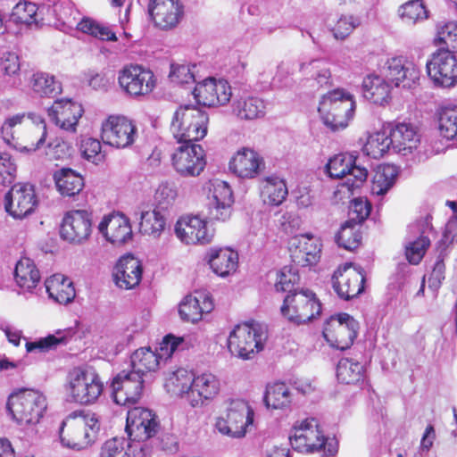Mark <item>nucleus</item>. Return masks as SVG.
Wrapping results in <instances>:
<instances>
[{
    "instance_id": "nucleus-62",
    "label": "nucleus",
    "mask_w": 457,
    "mask_h": 457,
    "mask_svg": "<svg viewBox=\"0 0 457 457\" xmlns=\"http://www.w3.org/2000/svg\"><path fill=\"white\" fill-rule=\"evenodd\" d=\"M299 282V275L292 268L284 267L278 277L275 284L277 291L288 292L289 295L293 294L294 287Z\"/></svg>"
},
{
    "instance_id": "nucleus-3",
    "label": "nucleus",
    "mask_w": 457,
    "mask_h": 457,
    "mask_svg": "<svg viewBox=\"0 0 457 457\" xmlns=\"http://www.w3.org/2000/svg\"><path fill=\"white\" fill-rule=\"evenodd\" d=\"M45 11L48 19H55L56 26L60 25L63 29H71L76 25L79 31L98 39L107 41L117 40L115 32L109 26L97 22L91 18H83L79 22H76L74 15L78 14V12L67 0H60L54 2L52 5H46Z\"/></svg>"
},
{
    "instance_id": "nucleus-1",
    "label": "nucleus",
    "mask_w": 457,
    "mask_h": 457,
    "mask_svg": "<svg viewBox=\"0 0 457 457\" xmlns=\"http://www.w3.org/2000/svg\"><path fill=\"white\" fill-rule=\"evenodd\" d=\"M100 424L97 416L90 411H74L62 422L59 435L62 446L80 451L95 442Z\"/></svg>"
},
{
    "instance_id": "nucleus-2",
    "label": "nucleus",
    "mask_w": 457,
    "mask_h": 457,
    "mask_svg": "<svg viewBox=\"0 0 457 457\" xmlns=\"http://www.w3.org/2000/svg\"><path fill=\"white\" fill-rule=\"evenodd\" d=\"M65 391L69 402L91 405L102 395L104 383L92 367H76L67 375Z\"/></svg>"
},
{
    "instance_id": "nucleus-28",
    "label": "nucleus",
    "mask_w": 457,
    "mask_h": 457,
    "mask_svg": "<svg viewBox=\"0 0 457 457\" xmlns=\"http://www.w3.org/2000/svg\"><path fill=\"white\" fill-rule=\"evenodd\" d=\"M194 97L199 104L208 107L225 105L232 96L231 87L225 79L208 78L198 83L194 89Z\"/></svg>"
},
{
    "instance_id": "nucleus-46",
    "label": "nucleus",
    "mask_w": 457,
    "mask_h": 457,
    "mask_svg": "<svg viewBox=\"0 0 457 457\" xmlns=\"http://www.w3.org/2000/svg\"><path fill=\"white\" fill-rule=\"evenodd\" d=\"M193 374L186 369H178L170 373L165 379L164 386L168 393L186 396L189 402V393L192 390Z\"/></svg>"
},
{
    "instance_id": "nucleus-5",
    "label": "nucleus",
    "mask_w": 457,
    "mask_h": 457,
    "mask_svg": "<svg viewBox=\"0 0 457 457\" xmlns=\"http://www.w3.org/2000/svg\"><path fill=\"white\" fill-rule=\"evenodd\" d=\"M293 449L299 453H314L323 450L328 455L337 452V444L332 438H326L317 419L307 418L298 421L289 436Z\"/></svg>"
},
{
    "instance_id": "nucleus-61",
    "label": "nucleus",
    "mask_w": 457,
    "mask_h": 457,
    "mask_svg": "<svg viewBox=\"0 0 457 457\" xmlns=\"http://www.w3.org/2000/svg\"><path fill=\"white\" fill-rule=\"evenodd\" d=\"M25 119V112H22L9 116L4 120L1 127V136L7 145L16 147L15 128L22 124Z\"/></svg>"
},
{
    "instance_id": "nucleus-63",
    "label": "nucleus",
    "mask_w": 457,
    "mask_h": 457,
    "mask_svg": "<svg viewBox=\"0 0 457 457\" xmlns=\"http://www.w3.org/2000/svg\"><path fill=\"white\" fill-rule=\"evenodd\" d=\"M16 165L8 153L0 154V185L12 183L15 179Z\"/></svg>"
},
{
    "instance_id": "nucleus-23",
    "label": "nucleus",
    "mask_w": 457,
    "mask_h": 457,
    "mask_svg": "<svg viewBox=\"0 0 457 457\" xmlns=\"http://www.w3.org/2000/svg\"><path fill=\"white\" fill-rule=\"evenodd\" d=\"M143 385L144 378L137 372H120L113 378L111 385L113 401L119 405L136 403L141 397Z\"/></svg>"
},
{
    "instance_id": "nucleus-37",
    "label": "nucleus",
    "mask_w": 457,
    "mask_h": 457,
    "mask_svg": "<svg viewBox=\"0 0 457 457\" xmlns=\"http://www.w3.org/2000/svg\"><path fill=\"white\" fill-rule=\"evenodd\" d=\"M393 148L407 155L416 149L420 142V135L415 128L407 123H398L391 129Z\"/></svg>"
},
{
    "instance_id": "nucleus-24",
    "label": "nucleus",
    "mask_w": 457,
    "mask_h": 457,
    "mask_svg": "<svg viewBox=\"0 0 457 457\" xmlns=\"http://www.w3.org/2000/svg\"><path fill=\"white\" fill-rule=\"evenodd\" d=\"M177 237L187 245H205L212 240L214 230L197 215L181 217L175 225Z\"/></svg>"
},
{
    "instance_id": "nucleus-35",
    "label": "nucleus",
    "mask_w": 457,
    "mask_h": 457,
    "mask_svg": "<svg viewBox=\"0 0 457 457\" xmlns=\"http://www.w3.org/2000/svg\"><path fill=\"white\" fill-rule=\"evenodd\" d=\"M207 262L214 274L227 278L234 274L238 266V254L230 248H211Z\"/></svg>"
},
{
    "instance_id": "nucleus-10",
    "label": "nucleus",
    "mask_w": 457,
    "mask_h": 457,
    "mask_svg": "<svg viewBox=\"0 0 457 457\" xmlns=\"http://www.w3.org/2000/svg\"><path fill=\"white\" fill-rule=\"evenodd\" d=\"M182 341L181 337L168 335L163 337L155 352L145 347L137 349L131 355L132 370L142 377L148 372L155 371L162 361L171 357Z\"/></svg>"
},
{
    "instance_id": "nucleus-21",
    "label": "nucleus",
    "mask_w": 457,
    "mask_h": 457,
    "mask_svg": "<svg viewBox=\"0 0 457 457\" xmlns=\"http://www.w3.org/2000/svg\"><path fill=\"white\" fill-rule=\"evenodd\" d=\"M204 189L207 191L211 218L220 221L228 220L234 202L228 184L220 179H212L204 185Z\"/></svg>"
},
{
    "instance_id": "nucleus-64",
    "label": "nucleus",
    "mask_w": 457,
    "mask_h": 457,
    "mask_svg": "<svg viewBox=\"0 0 457 457\" xmlns=\"http://www.w3.org/2000/svg\"><path fill=\"white\" fill-rule=\"evenodd\" d=\"M358 19L353 16H341L333 29L334 37L337 39H345L359 25Z\"/></svg>"
},
{
    "instance_id": "nucleus-36",
    "label": "nucleus",
    "mask_w": 457,
    "mask_h": 457,
    "mask_svg": "<svg viewBox=\"0 0 457 457\" xmlns=\"http://www.w3.org/2000/svg\"><path fill=\"white\" fill-rule=\"evenodd\" d=\"M361 88L363 97L374 104L384 105L391 98V83L378 75H367Z\"/></svg>"
},
{
    "instance_id": "nucleus-22",
    "label": "nucleus",
    "mask_w": 457,
    "mask_h": 457,
    "mask_svg": "<svg viewBox=\"0 0 457 457\" xmlns=\"http://www.w3.org/2000/svg\"><path fill=\"white\" fill-rule=\"evenodd\" d=\"M172 165L183 177H196L206 165L204 149L194 143H181L172 154Z\"/></svg>"
},
{
    "instance_id": "nucleus-56",
    "label": "nucleus",
    "mask_w": 457,
    "mask_h": 457,
    "mask_svg": "<svg viewBox=\"0 0 457 457\" xmlns=\"http://www.w3.org/2000/svg\"><path fill=\"white\" fill-rule=\"evenodd\" d=\"M402 21L408 24H415L428 17V12L421 0H411L403 4L398 10Z\"/></svg>"
},
{
    "instance_id": "nucleus-6",
    "label": "nucleus",
    "mask_w": 457,
    "mask_h": 457,
    "mask_svg": "<svg viewBox=\"0 0 457 457\" xmlns=\"http://www.w3.org/2000/svg\"><path fill=\"white\" fill-rule=\"evenodd\" d=\"M46 407V396L33 389H22L12 394L7 402V409L12 420L22 428L37 425Z\"/></svg>"
},
{
    "instance_id": "nucleus-48",
    "label": "nucleus",
    "mask_w": 457,
    "mask_h": 457,
    "mask_svg": "<svg viewBox=\"0 0 457 457\" xmlns=\"http://www.w3.org/2000/svg\"><path fill=\"white\" fill-rule=\"evenodd\" d=\"M398 171L395 165L385 164L378 166L372 178L371 194L384 195L394 186Z\"/></svg>"
},
{
    "instance_id": "nucleus-54",
    "label": "nucleus",
    "mask_w": 457,
    "mask_h": 457,
    "mask_svg": "<svg viewBox=\"0 0 457 457\" xmlns=\"http://www.w3.org/2000/svg\"><path fill=\"white\" fill-rule=\"evenodd\" d=\"M393 138L391 133L386 135L385 132H376L368 137L363 146V152L373 159L382 157L389 149L393 147Z\"/></svg>"
},
{
    "instance_id": "nucleus-44",
    "label": "nucleus",
    "mask_w": 457,
    "mask_h": 457,
    "mask_svg": "<svg viewBox=\"0 0 457 457\" xmlns=\"http://www.w3.org/2000/svg\"><path fill=\"white\" fill-rule=\"evenodd\" d=\"M14 278L21 288L31 291L40 281V273L31 259L22 257L16 263Z\"/></svg>"
},
{
    "instance_id": "nucleus-47",
    "label": "nucleus",
    "mask_w": 457,
    "mask_h": 457,
    "mask_svg": "<svg viewBox=\"0 0 457 457\" xmlns=\"http://www.w3.org/2000/svg\"><path fill=\"white\" fill-rule=\"evenodd\" d=\"M45 9L46 5L37 7L34 3L21 1L12 8V19L17 23L38 24L45 20Z\"/></svg>"
},
{
    "instance_id": "nucleus-58",
    "label": "nucleus",
    "mask_w": 457,
    "mask_h": 457,
    "mask_svg": "<svg viewBox=\"0 0 457 457\" xmlns=\"http://www.w3.org/2000/svg\"><path fill=\"white\" fill-rule=\"evenodd\" d=\"M80 152L86 160L95 164L104 162L105 157L102 152L101 142L92 137H85L81 140Z\"/></svg>"
},
{
    "instance_id": "nucleus-25",
    "label": "nucleus",
    "mask_w": 457,
    "mask_h": 457,
    "mask_svg": "<svg viewBox=\"0 0 457 457\" xmlns=\"http://www.w3.org/2000/svg\"><path fill=\"white\" fill-rule=\"evenodd\" d=\"M92 232V214L86 210L68 212L61 225L60 235L62 239L81 244L88 239Z\"/></svg>"
},
{
    "instance_id": "nucleus-51",
    "label": "nucleus",
    "mask_w": 457,
    "mask_h": 457,
    "mask_svg": "<svg viewBox=\"0 0 457 457\" xmlns=\"http://www.w3.org/2000/svg\"><path fill=\"white\" fill-rule=\"evenodd\" d=\"M166 220L162 213L157 210H148L141 212L139 229L144 235L159 237L164 230Z\"/></svg>"
},
{
    "instance_id": "nucleus-26",
    "label": "nucleus",
    "mask_w": 457,
    "mask_h": 457,
    "mask_svg": "<svg viewBox=\"0 0 457 457\" xmlns=\"http://www.w3.org/2000/svg\"><path fill=\"white\" fill-rule=\"evenodd\" d=\"M148 12L155 27L169 30L181 21L184 5L180 0H149Z\"/></svg>"
},
{
    "instance_id": "nucleus-12",
    "label": "nucleus",
    "mask_w": 457,
    "mask_h": 457,
    "mask_svg": "<svg viewBox=\"0 0 457 457\" xmlns=\"http://www.w3.org/2000/svg\"><path fill=\"white\" fill-rule=\"evenodd\" d=\"M426 70L436 87L449 88L457 85V58L444 47L431 54Z\"/></svg>"
},
{
    "instance_id": "nucleus-29",
    "label": "nucleus",
    "mask_w": 457,
    "mask_h": 457,
    "mask_svg": "<svg viewBox=\"0 0 457 457\" xmlns=\"http://www.w3.org/2000/svg\"><path fill=\"white\" fill-rule=\"evenodd\" d=\"M289 252L292 262L297 266H312L320 259L321 245L312 234H301L290 239Z\"/></svg>"
},
{
    "instance_id": "nucleus-41",
    "label": "nucleus",
    "mask_w": 457,
    "mask_h": 457,
    "mask_svg": "<svg viewBox=\"0 0 457 457\" xmlns=\"http://www.w3.org/2000/svg\"><path fill=\"white\" fill-rule=\"evenodd\" d=\"M54 179L58 192L62 196H74L84 187L82 176L70 168H62L56 170Z\"/></svg>"
},
{
    "instance_id": "nucleus-49",
    "label": "nucleus",
    "mask_w": 457,
    "mask_h": 457,
    "mask_svg": "<svg viewBox=\"0 0 457 457\" xmlns=\"http://www.w3.org/2000/svg\"><path fill=\"white\" fill-rule=\"evenodd\" d=\"M364 366L353 359L343 358L337 367V378L344 384H358L364 380Z\"/></svg>"
},
{
    "instance_id": "nucleus-38",
    "label": "nucleus",
    "mask_w": 457,
    "mask_h": 457,
    "mask_svg": "<svg viewBox=\"0 0 457 457\" xmlns=\"http://www.w3.org/2000/svg\"><path fill=\"white\" fill-rule=\"evenodd\" d=\"M45 286L50 298L61 304L73 301L76 295L72 281L62 274H54L48 278Z\"/></svg>"
},
{
    "instance_id": "nucleus-30",
    "label": "nucleus",
    "mask_w": 457,
    "mask_h": 457,
    "mask_svg": "<svg viewBox=\"0 0 457 457\" xmlns=\"http://www.w3.org/2000/svg\"><path fill=\"white\" fill-rule=\"evenodd\" d=\"M84 112L80 104L71 99H58L48 109L50 120L61 129L75 133Z\"/></svg>"
},
{
    "instance_id": "nucleus-39",
    "label": "nucleus",
    "mask_w": 457,
    "mask_h": 457,
    "mask_svg": "<svg viewBox=\"0 0 457 457\" xmlns=\"http://www.w3.org/2000/svg\"><path fill=\"white\" fill-rule=\"evenodd\" d=\"M299 71L313 81L312 87H323L331 85V71L328 62L323 59H312L298 64Z\"/></svg>"
},
{
    "instance_id": "nucleus-27",
    "label": "nucleus",
    "mask_w": 457,
    "mask_h": 457,
    "mask_svg": "<svg viewBox=\"0 0 457 457\" xmlns=\"http://www.w3.org/2000/svg\"><path fill=\"white\" fill-rule=\"evenodd\" d=\"M433 228L428 218L409 226L405 242V255L411 264H419L430 245L429 234Z\"/></svg>"
},
{
    "instance_id": "nucleus-17",
    "label": "nucleus",
    "mask_w": 457,
    "mask_h": 457,
    "mask_svg": "<svg viewBox=\"0 0 457 457\" xmlns=\"http://www.w3.org/2000/svg\"><path fill=\"white\" fill-rule=\"evenodd\" d=\"M365 276L361 267L345 262L334 271L331 284L335 293L343 300H350L364 290Z\"/></svg>"
},
{
    "instance_id": "nucleus-50",
    "label": "nucleus",
    "mask_w": 457,
    "mask_h": 457,
    "mask_svg": "<svg viewBox=\"0 0 457 457\" xmlns=\"http://www.w3.org/2000/svg\"><path fill=\"white\" fill-rule=\"evenodd\" d=\"M30 87L36 95L41 97H54L62 92L61 83L55 79L54 76L46 72L33 74L30 79Z\"/></svg>"
},
{
    "instance_id": "nucleus-13",
    "label": "nucleus",
    "mask_w": 457,
    "mask_h": 457,
    "mask_svg": "<svg viewBox=\"0 0 457 457\" xmlns=\"http://www.w3.org/2000/svg\"><path fill=\"white\" fill-rule=\"evenodd\" d=\"M358 328V322L348 313L343 312L331 316L326 321L322 334L332 347L345 350L353 345Z\"/></svg>"
},
{
    "instance_id": "nucleus-4",
    "label": "nucleus",
    "mask_w": 457,
    "mask_h": 457,
    "mask_svg": "<svg viewBox=\"0 0 457 457\" xmlns=\"http://www.w3.org/2000/svg\"><path fill=\"white\" fill-rule=\"evenodd\" d=\"M355 107L354 96L345 89L337 88L322 96L318 112L327 127L337 130L348 126Z\"/></svg>"
},
{
    "instance_id": "nucleus-55",
    "label": "nucleus",
    "mask_w": 457,
    "mask_h": 457,
    "mask_svg": "<svg viewBox=\"0 0 457 457\" xmlns=\"http://www.w3.org/2000/svg\"><path fill=\"white\" fill-rule=\"evenodd\" d=\"M436 46H444L453 54L457 51V21L440 22L436 25Z\"/></svg>"
},
{
    "instance_id": "nucleus-42",
    "label": "nucleus",
    "mask_w": 457,
    "mask_h": 457,
    "mask_svg": "<svg viewBox=\"0 0 457 457\" xmlns=\"http://www.w3.org/2000/svg\"><path fill=\"white\" fill-rule=\"evenodd\" d=\"M265 110L264 101L255 96L240 97L232 104L233 114L242 120L262 118L265 115Z\"/></svg>"
},
{
    "instance_id": "nucleus-59",
    "label": "nucleus",
    "mask_w": 457,
    "mask_h": 457,
    "mask_svg": "<svg viewBox=\"0 0 457 457\" xmlns=\"http://www.w3.org/2000/svg\"><path fill=\"white\" fill-rule=\"evenodd\" d=\"M437 251L439 252V254L436 257L432 271L428 279V287L434 292L438 290L445 278V258L447 255V253L446 250L442 248H437Z\"/></svg>"
},
{
    "instance_id": "nucleus-11",
    "label": "nucleus",
    "mask_w": 457,
    "mask_h": 457,
    "mask_svg": "<svg viewBox=\"0 0 457 457\" xmlns=\"http://www.w3.org/2000/svg\"><path fill=\"white\" fill-rule=\"evenodd\" d=\"M320 312L321 303L316 295L308 289H301L287 295L281 306L282 315L296 324L308 322Z\"/></svg>"
},
{
    "instance_id": "nucleus-9",
    "label": "nucleus",
    "mask_w": 457,
    "mask_h": 457,
    "mask_svg": "<svg viewBox=\"0 0 457 457\" xmlns=\"http://www.w3.org/2000/svg\"><path fill=\"white\" fill-rule=\"evenodd\" d=\"M267 334L261 325L244 323L237 325L229 333L228 347L229 352L245 360L252 359L262 351Z\"/></svg>"
},
{
    "instance_id": "nucleus-32",
    "label": "nucleus",
    "mask_w": 457,
    "mask_h": 457,
    "mask_svg": "<svg viewBox=\"0 0 457 457\" xmlns=\"http://www.w3.org/2000/svg\"><path fill=\"white\" fill-rule=\"evenodd\" d=\"M97 230L112 244H124L132 238L129 220L120 212L104 215L97 226Z\"/></svg>"
},
{
    "instance_id": "nucleus-19",
    "label": "nucleus",
    "mask_w": 457,
    "mask_h": 457,
    "mask_svg": "<svg viewBox=\"0 0 457 457\" xmlns=\"http://www.w3.org/2000/svg\"><path fill=\"white\" fill-rule=\"evenodd\" d=\"M160 424L153 411L134 407L128 411L126 432L131 441H145L156 435Z\"/></svg>"
},
{
    "instance_id": "nucleus-33",
    "label": "nucleus",
    "mask_w": 457,
    "mask_h": 457,
    "mask_svg": "<svg viewBox=\"0 0 457 457\" xmlns=\"http://www.w3.org/2000/svg\"><path fill=\"white\" fill-rule=\"evenodd\" d=\"M220 391V381L216 375L211 372L195 375L189 393V404L192 407L204 406L212 401Z\"/></svg>"
},
{
    "instance_id": "nucleus-60",
    "label": "nucleus",
    "mask_w": 457,
    "mask_h": 457,
    "mask_svg": "<svg viewBox=\"0 0 457 457\" xmlns=\"http://www.w3.org/2000/svg\"><path fill=\"white\" fill-rule=\"evenodd\" d=\"M180 317L193 323L201 320L200 299L194 295H187L179 305Z\"/></svg>"
},
{
    "instance_id": "nucleus-31",
    "label": "nucleus",
    "mask_w": 457,
    "mask_h": 457,
    "mask_svg": "<svg viewBox=\"0 0 457 457\" xmlns=\"http://www.w3.org/2000/svg\"><path fill=\"white\" fill-rule=\"evenodd\" d=\"M263 158L252 148L239 149L229 162V170L238 178L251 179L256 178L264 169Z\"/></svg>"
},
{
    "instance_id": "nucleus-45",
    "label": "nucleus",
    "mask_w": 457,
    "mask_h": 457,
    "mask_svg": "<svg viewBox=\"0 0 457 457\" xmlns=\"http://www.w3.org/2000/svg\"><path fill=\"white\" fill-rule=\"evenodd\" d=\"M436 117L440 135L447 140H457V104L440 105Z\"/></svg>"
},
{
    "instance_id": "nucleus-15",
    "label": "nucleus",
    "mask_w": 457,
    "mask_h": 457,
    "mask_svg": "<svg viewBox=\"0 0 457 457\" xmlns=\"http://www.w3.org/2000/svg\"><path fill=\"white\" fill-rule=\"evenodd\" d=\"M101 137L106 145L119 149L128 148L137 137V128L125 116L111 115L102 123Z\"/></svg>"
},
{
    "instance_id": "nucleus-40",
    "label": "nucleus",
    "mask_w": 457,
    "mask_h": 457,
    "mask_svg": "<svg viewBox=\"0 0 457 457\" xmlns=\"http://www.w3.org/2000/svg\"><path fill=\"white\" fill-rule=\"evenodd\" d=\"M288 189L285 179L271 175L262 180L261 196L265 204L279 206L287 199Z\"/></svg>"
},
{
    "instance_id": "nucleus-53",
    "label": "nucleus",
    "mask_w": 457,
    "mask_h": 457,
    "mask_svg": "<svg viewBox=\"0 0 457 457\" xmlns=\"http://www.w3.org/2000/svg\"><path fill=\"white\" fill-rule=\"evenodd\" d=\"M361 240L360 224L353 220L345 221L336 236V241L340 247L353 251L356 249Z\"/></svg>"
},
{
    "instance_id": "nucleus-8",
    "label": "nucleus",
    "mask_w": 457,
    "mask_h": 457,
    "mask_svg": "<svg viewBox=\"0 0 457 457\" xmlns=\"http://www.w3.org/2000/svg\"><path fill=\"white\" fill-rule=\"evenodd\" d=\"M254 424V411L248 402L235 399L229 402L224 414L215 421L219 433L233 439L244 438Z\"/></svg>"
},
{
    "instance_id": "nucleus-14",
    "label": "nucleus",
    "mask_w": 457,
    "mask_h": 457,
    "mask_svg": "<svg viewBox=\"0 0 457 457\" xmlns=\"http://www.w3.org/2000/svg\"><path fill=\"white\" fill-rule=\"evenodd\" d=\"M383 69L386 79L395 87L412 89L420 84V69L413 59L407 56L388 58Z\"/></svg>"
},
{
    "instance_id": "nucleus-34",
    "label": "nucleus",
    "mask_w": 457,
    "mask_h": 457,
    "mask_svg": "<svg viewBox=\"0 0 457 457\" xmlns=\"http://www.w3.org/2000/svg\"><path fill=\"white\" fill-rule=\"evenodd\" d=\"M142 264L133 255L120 258L113 272V280L121 289L129 290L137 287L142 279Z\"/></svg>"
},
{
    "instance_id": "nucleus-18",
    "label": "nucleus",
    "mask_w": 457,
    "mask_h": 457,
    "mask_svg": "<svg viewBox=\"0 0 457 457\" xmlns=\"http://www.w3.org/2000/svg\"><path fill=\"white\" fill-rule=\"evenodd\" d=\"M37 205L35 187L28 183L13 185L4 196V209L16 220H22L32 214Z\"/></svg>"
},
{
    "instance_id": "nucleus-43",
    "label": "nucleus",
    "mask_w": 457,
    "mask_h": 457,
    "mask_svg": "<svg viewBox=\"0 0 457 457\" xmlns=\"http://www.w3.org/2000/svg\"><path fill=\"white\" fill-rule=\"evenodd\" d=\"M263 401L268 409L286 411L291 406L293 395L285 383L277 382L267 386Z\"/></svg>"
},
{
    "instance_id": "nucleus-52",
    "label": "nucleus",
    "mask_w": 457,
    "mask_h": 457,
    "mask_svg": "<svg viewBox=\"0 0 457 457\" xmlns=\"http://www.w3.org/2000/svg\"><path fill=\"white\" fill-rule=\"evenodd\" d=\"M75 334L72 328H68L63 330H57L55 334L48 335L46 337L39 338L34 342H27V352L31 353L34 351L46 352L60 344H65L68 339L71 338Z\"/></svg>"
},
{
    "instance_id": "nucleus-57",
    "label": "nucleus",
    "mask_w": 457,
    "mask_h": 457,
    "mask_svg": "<svg viewBox=\"0 0 457 457\" xmlns=\"http://www.w3.org/2000/svg\"><path fill=\"white\" fill-rule=\"evenodd\" d=\"M130 445L123 437H113L104 443L100 457H130L128 450Z\"/></svg>"
},
{
    "instance_id": "nucleus-7",
    "label": "nucleus",
    "mask_w": 457,
    "mask_h": 457,
    "mask_svg": "<svg viewBox=\"0 0 457 457\" xmlns=\"http://www.w3.org/2000/svg\"><path fill=\"white\" fill-rule=\"evenodd\" d=\"M209 117L193 105L179 106L171 118L170 131L179 143H194L207 134Z\"/></svg>"
},
{
    "instance_id": "nucleus-16",
    "label": "nucleus",
    "mask_w": 457,
    "mask_h": 457,
    "mask_svg": "<svg viewBox=\"0 0 457 457\" xmlns=\"http://www.w3.org/2000/svg\"><path fill=\"white\" fill-rule=\"evenodd\" d=\"M356 158L352 154H339L329 158L326 172L330 178H345V186L350 191L359 188L368 178V170L355 164Z\"/></svg>"
},
{
    "instance_id": "nucleus-20",
    "label": "nucleus",
    "mask_w": 457,
    "mask_h": 457,
    "mask_svg": "<svg viewBox=\"0 0 457 457\" xmlns=\"http://www.w3.org/2000/svg\"><path fill=\"white\" fill-rule=\"evenodd\" d=\"M120 87L133 96H145L155 87L154 73L140 65H127L120 71L118 76Z\"/></svg>"
}]
</instances>
